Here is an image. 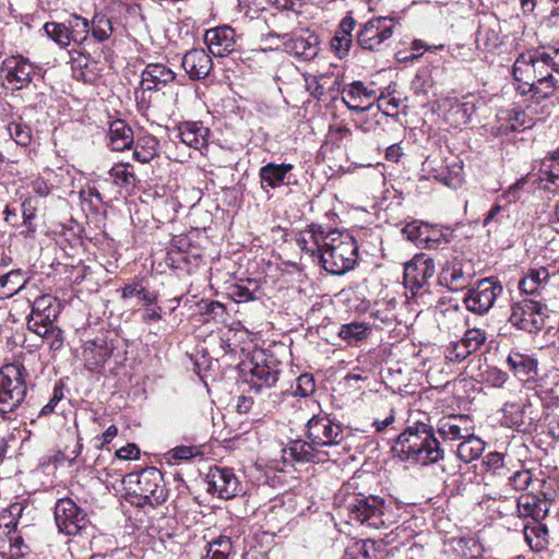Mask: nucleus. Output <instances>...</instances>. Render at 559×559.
<instances>
[{
  "instance_id": "1",
  "label": "nucleus",
  "mask_w": 559,
  "mask_h": 559,
  "mask_svg": "<svg viewBox=\"0 0 559 559\" xmlns=\"http://www.w3.org/2000/svg\"><path fill=\"white\" fill-rule=\"evenodd\" d=\"M513 76L532 93L528 109L537 114L534 104L544 102L540 114L550 115V107L559 102V48L551 51L534 48L522 52L513 64Z\"/></svg>"
},
{
  "instance_id": "2",
  "label": "nucleus",
  "mask_w": 559,
  "mask_h": 559,
  "mask_svg": "<svg viewBox=\"0 0 559 559\" xmlns=\"http://www.w3.org/2000/svg\"><path fill=\"white\" fill-rule=\"evenodd\" d=\"M297 243L306 253L317 255L322 267L333 275L345 274L357 262L358 246L346 231H326L323 226L311 224L301 233Z\"/></svg>"
},
{
  "instance_id": "3",
  "label": "nucleus",
  "mask_w": 559,
  "mask_h": 559,
  "mask_svg": "<svg viewBox=\"0 0 559 559\" xmlns=\"http://www.w3.org/2000/svg\"><path fill=\"white\" fill-rule=\"evenodd\" d=\"M392 453L402 461L421 465L436 463L443 459V450L435 437L433 428L424 423H415L399 435L392 447Z\"/></svg>"
},
{
  "instance_id": "4",
  "label": "nucleus",
  "mask_w": 559,
  "mask_h": 559,
  "mask_svg": "<svg viewBox=\"0 0 559 559\" xmlns=\"http://www.w3.org/2000/svg\"><path fill=\"white\" fill-rule=\"evenodd\" d=\"M347 510L350 520L374 530L390 528L400 516V508L393 501L373 495L355 497Z\"/></svg>"
},
{
  "instance_id": "5",
  "label": "nucleus",
  "mask_w": 559,
  "mask_h": 559,
  "mask_svg": "<svg viewBox=\"0 0 559 559\" xmlns=\"http://www.w3.org/2000/svg\"><path fill=\"white\" fill-rule=\"evenodd\" d=\"M27 372L22 364H7L0 368V418H9L27 395Z\"/></svg>"
},
{
  "instance_id": "6",
  "label": "nucleus",
  "mask_w": 559,
  "mask_h": 559,
  "mask_svg": "<svg viewBox=\"0 0 559 559\" xmlns=\"http://www.w3.org/2000/svg\"><path fill=\"white\" fill-rule=\"evenodd\" d=\"M123 481L135 483L134 495L146 498V502L151 503V507L160 506L168 498L163 474L156 467H146L139 474L129 473L123 477Z\"/></svg>"
},
{
  "instance_id": "7",
  "label": "nucleus",
  "mask_w": 559,
  "mask_h": 559,
  "mask_svg": "<svg viewBox=\"0 0 559 559\" xmlns=\"http://www.w3.org/2000/svg\"><path fill=\"white\" fill-rule=\"evenodd\" d=\"M402 234L418 247L430 250L449 243L452 238V231L448 227L430 225L421 221H413L406 224Z\"/></svg>"
},
{
  "instance_id": "8",
  "label": "nucleus",
  "mask_w": 559,
  "mask_h": 559,
  "mask_svg": "<svg viewBox=\"0 0 559 559\" xmlns=\"http://www.w3.org/2000/svg\"><path fill=\"white\" fill-rule=\"evenodd\" d=\"M394 32L393 20L386 16L371 19L357 33V44L365 50L379 51L389 45Z\"/></svg>"
},
{
  "instance_id": "9",
  "label": "nucleus",
  "mask_w": 559,
  "mask_h": 559,
  "mask_svg": "<svg viewBox=\"0 0 559 559\" xmlns=\"http://www.w3.org/2000/svg\"><path fill=\"white\" fill-rule=\"evenodd\" d=\"M306 438L318 447H333L343 441V427L328 414L313 415L306 424Z\"/></svg>"
},
{
  "instance_id": "10",
  "label": "nucleus",
  "mask_w": 559,
  "mask_h": 559,
  "mask_svg": "<svg viewBox=\"0 0 559 559\" xmlns=\"http://www.w3.org/2000/svg\"><path fill=\"white\" fill-rule=\"evenodd\" d=\"M544 305L532 298H524L512 306L509 322L519 330L537 333L545 324Z\"/></svg>"
},
{
  "instance_id": "11",
  "label": "nucleus",
  "mask_w": 559,
  "mask_h": 559,
  "mask_svg": "<svg viewBox=\"0 0 559 559\" xmlns=\"http://www.w3.org/2000/svg\"><path fill=\"white\" fill-rule=\"evenodd\" d=\"M503 292L502 285L492 277L480 280L477 285L465 294L463 302L466 309L476 314L487 313L498 296Z\"/></svg>"
},
{
  "instance_id": "12",
  "label": "nucleus",
  "mask_w": 559,
  "mask_h": 559,
  "mask_svg": "<svg viewBox=\"0 0 559 559\" xmlns=\"http://www.w3.org/2000/svg\"><path fill=\"white\" fill-rule=\"evenodd\" d=\"M473 277L474 272L471 261L461 255H453L442 265L439 283L449 290L459 292L468 287Z\"/></svg>"
},
{
  "instance_id": "13",
  "label": "nucleus",
  "mask_w": 559,
  "mask_h": 559,
  "mask_svg": "<svg viewBox=\"0 0 559 559\" xmlns=\"http://www.w3.org/2000/svg\"><path fill=\"white\" fill-rule=\"evenodd\" d=\"M269 36L281 38L285 50L299 60H312L320 51V38L314 32L309 29L302 31L299 35L270 32Z\"/></svg>"
},
{
  "instance_id": "14",
  "label": "nucleus",
  "mask_w": 559,
  "mask_h": 559,
  "mask_svg": "<svg viewBox=\"0 0 559 559\" xmlns=\"http://www.w3.org/2000/svg\"><path fill=\"white\" fill-rule=\"evenodd\" d=\"M55 521L59 532L67 535H76L87 522L86 513L70 498L57 501Z\"/></svg>"
},
{
  "instance_id": "15",
  "label": "nucleus",
  "mask_w": 559,
  "mask_h": 559,
  "mask_svg": "<svg viewBox=\"0 0 559 559\" xmlns=\"http://www.w3.org/2000/svg\"><path fill=\"white\" fill-rule=\"evenodd\" d=\"M2 71L5 72V82L10 88L20 91L32 82L35 67L22 56H11L3 60Z\"/></svg>"
},
{
  "instance_id": "16",
  "label": "nucleus",
  "mask_w": 559,
  "mask_h": 559,
  "mask_svg": "<svg viewBox=\"0 0 559 559\" xmlns=\"http://www.w3.org/2000/svg\"><path fill=\"white\" fill-rule=\"evenodd\" d=\"M59 313L60 305L57 299L50 295H41L33 302L27 328L32 332H40L45 325L53 323Z\"/></svg>"
},
{
  "instance_id": "17",
  "label": "nucleus",
  "mask_w": 559,
  "mask_h": 559,
  "mask_svg": "<svg viewBox=\"0 0 559 559\" xmlns=\"http://www.w3.org/2000/svg\"><path fill=\"white\" fill-rule=\"evenodd\" d=\"M435 261L425 253L416 254L404 266V281L412 290H419L428 285L435 275Z\"/></svg>"
},
{
  "instance_id": "18",
  "label": "nucleus",
  "mask_w": 559,
  "mask_h": 559,
  "mask_svg": "<svg viewBox=\"0 0 559 559\" xmlns=\"http://www.w3.org/2000/svg\"><path fill=\"white\" fill-rule=\"evenodd\" d=\"M115 349L114 341L108 332H100L93 340L85 341L83 357L90 370H96L110 358Z\"/></svg>"
},
{
  "instance_id": "19",
  "label": "nucleus",
  "mask_w": 559,
  "mask_h": 559,
  "mask_svg": "<svg viewBox=\"0 0 559 559\" xmlns=\"http://www.w3.org/2000/svg\"><path fill=\"white\" fill-rule=\"evenodd\" d=\"M532 404L507 402L502 408V424L518 431L530 430L538 420V415L531 409Z\"/></svg>"
},
{
  "instance_id": "20",
  "label": "nucleus",
  "mask_w": 559,
  "mask_h": 559,
  "mask_svg": "<svg viewBox=\"0 0 559 559\" xmlns=\"http://www.w3.org/2000/svg\"><path fill=\"white\" fill-rule=\"evenodd\" d=\"M209 491L217 493L219 498L230 499L240 492V483L233 469L227 467L210 468L207 474Z\"/></svg>"
},
{
  "instance_id": "21",
  "label": "nucleus",
  "mask_w": 559,
  "mask_h": 559,
  "mask_svg": "<svg viewBox=\"0 0 559 559\" xmlns=\"http://www.w3.org/2000/svg\"><path fill=\"white\" fill-rule=\"evenodd\" d=\"M532 127V119L520 108H507L498 111L496 122L491 126L490 132L495 135L509 134Z\"/></svg>"
},
{
  "instance_id": "22",
  "label": "nucleus",
  "mask_w": 559,
  "mask_h": 559,
  "mask_svg": "<svg viewBox=\"0 0 559 559\" xmlns=\"http://www.w3.org/2000/svg\"><path fill=\"white\" fill-rule=\"evenodd\" d=\"M474 427L467 415H451L438 423V432L444 440L459 441L472 437Z\"/></svg>"
},
{
  "instance_id": "23",
  "label": "nucleus",
  "mask_w": 559,
  "mask_h": 559,
  "mask_svg": "<svg viewBox=\"0 0 559 559\" xmlns=\"http://www.w3.org/2000/svg\"><path fill=\"white\" fill-rule=\"evenodd\" d=\"M204 41L211 53L224 57L234 50L236 44L235 31L227 25L211 28L205 32Z\"/></svg>"
},
{
  "instance_id": "24",
  "label": "nucleus",
  "mask_w": 559,
  "mask_h": 559,
  "mask_svg": "<svg viewBox=\"0 0 559 559\" xmlns=\"http://www.w3.org/2000/svg\"><path fill=\"white\" fill-rule=\"evenodd\" d=\"M181 66L190 80L198 81L210 74L213 62L204 49H191L182 57Z\"/></svg>"
},
{
  "instance_id": "25",
  "label": "nucleus",
  "mask_w": 559,
  "mask_h": 559,
  "mask_svg": "<svg viewBox=\"0 0 559 559\" xmlns=\"http://www.w3.org/2000/svg\"><path fill=\"white\" fill-rule=\"evenodd\" d=\"M176 79V73L163 63H148L141 74L144 91H157Z\"/></svg>"
},
{
  "instance_id": "26",
  "label": "nucleus",
  "mask_w": 559,
  "mask_h": 559,
  "mask_svg": "<svg viewBox=\"0 0 559 559\" xmlns=\"http://www.w3.org/2000/svg\"><path fill=\"white\" fill-rule=\"evenodd\" d=\"M294 169L293 164L267 163L259 169L261 188L265 191L276 189L287 183L288 175Z\"/></svg>"
},
{
  "instance_id": "27",
  "label": "nucleus",
  "mask_w": 559,
  "mask_h": 559,
  "mask_svg": "<svg viewBox=\"0 0 559 559\" xmlns=\"http://www.w3.org/2000/svg\"><path fill=\"white\" fill-rule=\"evenodd\" d=\"M355 25V20L352 16L346 15L342 19L335 34L331 38V49L340 59L347 57L349 53V49L353 44L352 32L354 31Z\"/></svg>"
},
{
  "instance_id": "28",
  "label": "nucleus",
  "mask_w": 559,
  "mask_h": 559,
  "mask_svg": "<svg viewBox=\"0 0 559 559\" xmlns=\"http://www.w3.org/2000/svg\"><path fill=\"white\" fill-rule=\"evenodd\" d=\"M209 134L210 130L199 121L180 123L177 129V138L186 145L195 150H202L207 145Z\"/></svg>"
},
{
  "instance_id": "29",
  "label": "nucleus",
  "mask_w": 559,
  "mask_h": 559,
  "mask_svg": "<svg viewBox=\"0 0 559 559\" xmlns=\"http://www.w3.org/2000/svg\"><path fill=\"white\" fill-rule=\"evenodd\" d=\"M134 143L132 128L122 119L110 122L108 131V145L112 151H124L131 148Z\"/></svg>"
},
{
  "instance_id": "30",
  "label": "nucleus",
  "mask_w": 559,
  "mask_h": 559,
  "mask_svg": "<svg viewBox=\"0 0 559 559\" xmlns=\"http://www.w3.org/2000/svg\"><path fill=\"white\" fill-rule=\"evenodd\" d=\"M516 509L520 516L539 521L547 515L549 502L535 495L523 493L518 498Z\"/></svg>"
},
{
  "instance_id": "31",
  "label": "nucleus",
  "mask_w": 559,
  "mask_h": 559,
  "mask_svg": "<svg viewBox=\"0 0 559 559\" xmlns=\"http://www.w3.org/2000/svg\"><path fill=\"white\" fill-rule=\"evenodd\" d=\"M371 87H373V83L365 85L361 81H354L342 88V99L350 111L364 112L366 111V106L361 105V98L366 95H371Z\"/></svg>"
},
{
  "instance_id": "32",
  "label": "nucleus",
  "mask_w": 559,
  "mask_h": 559,
  "mask_svg": "<svg viewBox=\"0 0 559 559\" xmlns=\"http://www.w3.org/2000/svg\"><path fill=\"white\" fill-rule=\"evenodd\" d=\"M507 362L521 380H528L537 373V362L528 355L519 352H511Z\"/></svg>"
},
{
  "instance_id": "33",
  "label": "nucleus",
  "mask_w": 559,
  "mask_h": 559,
  "mask_svg": "<svg viewBox=\"0 0 559 559\" xmlns=\"http://www.w3.org/2000/svg\"><path fill=\"white\" fill-rule=\"evenodd\" d=\"M371 334V326L365 322H350L342 324L337 336L349 346H357Z\"/></svg>"
},
{
  "instance_id": "34",
  "label": "nucleus",
  "mask_w": 559,
  "mask_h": 559,
  "mask_svg": "<svg viewBox=\"0 0 559 559\" xmlns=\"http://www.w3.org/2000/svg\"><path fill=\"white\" fill-rule=\"evenodd\" d=\"M133 144V158L140 163H150L158 155L159 141L154 135H143L134 141Z\"/></svg>"
},
{
  "instance_id": "35",
  "label": "nucleus",
  "mask_w": 559,
  "mask_h": 559,
  "mask_svg": "<svg viewBox=\"0 0 559 559\" xmlns=\"http://www.w3.org/2000/svg\"><path fill=\"white\" fill-rule=\"evenodd\" d=\"M318 445L312 444L310 440L307 441L297 439L292 440L288 443V447L284 450L285 453H288L294 461L299 463L311 462L316 459L318 450Z\"/></svg>"
},
{
  "instance_id": "36",
  "label": "nucleus",
  "mask_w": 559,
  "mask_h": 559,
  "mask_svg": "<svg viewBox=\"0 0 559 559\" xmlns=\"http://www.w3.org/2000/svg\"><path fill=\"white\" fill-rule=\"evenodd\" d=\"M485 449L484 442L476 437L474 432L472 437L464 438L456 449V454L464 463H469L478 459Z\"/></svg>"
},
{
  "instance_id": "37",
  "label": "nucleus",
  "mask_w": 559,
  "mask_h": 559,
  "mask_svg": "<svg viewBox=\"0 0 559 559\" xmlns=\"http://www.w3.org/2000/svg\"><path fill=\"white\" fill-rule=\"evenodd\" d=\"M253 381L259 386L272 388L278 381L280 371L275 364H255L251 369Z\"/></svg>"
},
{
  "instance_id": "38",
  "label": "nucleus",
  "mask_w": 559,
  "mask_h": 559,
  "mask_svg": "<svg viewBox=\"0 0 559 559\" xmlns=\"http://www.w3.org/2000/svg\"><path fill=\"white\" fill-rule=\"evenodd\" d=\"M259 285L255 280L247 278L229 288V296L236 302H248L258 299Z\"/></svg>"
},
{
  "instance_id": "39",
  "label": "nucleus",
  "mask_w": 559,
  "mask_h": 559,
  "mask_svg": "<svg viewBox=\"0 0 559 559\" xmlns=\"http://www.w3.org/2000/svg\"><path fill=\"white\" fill-rule=\"evenodd\" d=\"M231 548V539L225 535H221L206 544V554L202 559H228Z\"/></svg>"
},
{
  "instance_id": "40",
  "label": "nucleus",
  "mask_w": 559,
  "mask_h": 559,
  "mask_svg": "<svg viewBox=\"0 0 559 559\" xmlns=\"http://www.w3.org/2000/svg\"><path fill=\"white\" fill-rule=\"evenodd\" d=\"M552 159L555 164L550 166V169L542 170L539 188L556 194L559 190V150L554 153Z\"/></svg>"
},
{
  "instance_id": "41",
  "label": "nucleus",
  "mask_w": 559,
  "mask_h": 559,
  "mask_svg": "<svg viewBox=\"0 0 559 559\" xmlns=\"http://www.w3.org/2000/svg\"><path fill=\"white\" fill-rule=\"evenodd\" d=\"M66 24L71 41L81 44L86 39L90 32L87 19L73 14L66 21Z\"/></svg>"
},
{
  "instance_id": "42",
  "label": "nucleus",
  "mask_w": 559,
  "mask_h": 559,
  "mask_svg": "<svg viewBox=\"0 0 559 559\" xmlns=\"http://www.w3.org/2000/svg\"><path fill=\"white\" fill-rule=\"evenodd\" d=\"M536 394L540 399L544 407L558 408L559 407V376H555L549 385H538Z\"/></svg>"
},
{
  "instance_id": "43",
  "label": "nucleus",
  "mask_w": 559,
  "mask_h": 559,
  "mask_svg": "<svg viewBox=\"0 0 559 559\" xmlns=\"http://www.w3.org/2000/svg\"><path fill=\"white\" fill-rule=\"evenodd\" d=\"M524 535L531 549L540 551L547 544L548 528L544 524L536 523L534 526H525Z\"/></svg>"
},
{
  "instance_id": "44",
  "label": "nucleus",
  "mask_w": 559,
  "mask_h": 559,
  "mask_svg": "<svg viewBox=\"0 0 559 559\" xmlns=\"http://www.w3.org/2000/svg\"><path fill=\"white\" fill-rule=\"evenodd\" d=\"M198 311L205 317V321H224L226 316L225 306L216 300L202 299L197 304Z\"/></svg>"
},
{
  "instance_id": "45",
  "label": "nucleus",
  "mask_w": 559,
  "mask_h": 559,
  "mask_svg": "<svg viewBox=\"0 0 559 559\" xmlns=\"http://www.w3.org/2000/svg\"><path fill=\"white\" fill-rule=\"evenodd\" d=\"M43 29L45 34L61 48H66L70 45L71 39L66 22H46L43 26Z\"/></svg>"
},
{
  "instance_id": "46",
  "label": "nucleus",
  "mask_w": 559,
  "mask_h": 559,
  "mask_svg": "<svg viewBox=\"0 0 559 559\" xmlns=\"http://www.w3.org/2000/svg\"><path fill=\"white\" fill-rule=\"evenodd\" d=\"M90 31L97 41L103 43L111 36L114 27L108 17L103 14H95L90 23Z\"/></svg>"
},
{
  "instance_id": "47",
  "label": "nucleus",
  "mask_w": 559,
  "mask_h": 559,
  "mask_svg": "<svg viewBox=\"0 0 559 559\" xmlns=\"http://www.w3.org/2000/svg\"><path fill=\"white\" fill-rule=\"evenodd\" d=\"M129 164L120 163L116 164L109 170V175L116 186L121 188L134 187L135 175L130 171Z\"/></svg>"
},
{
  "instance_id": "48",
  "label": "nucleus",
  "mask_w": 559,
  "mask_h": 559,
  "mask_svg": "<svg viewBox=\"0 0 559 559\" xmlns=\"http://www.w3.org/2000/svg\"><path fill=\"white\" fill-rule=\"evenodd\" d=\"M25 283L26 280L24 278L22 270H12L0 277L1 287L8 290L5 293L7 296H13L19 293L24 287Z\"/></svg>"
},
{
  "instance_id": "49",
  "label": "nucleus",
  "mask_w": 559,
  "mask_h": 559,
  "mask_svg": "<svg viewBox=\"0 0 559 559\" xmlns=\"http://www.w3.org/2000/svg\"><path fill=\"white\" fill-rule=\"evenodd\" d=\"M37 335L46 340L47 344L52 350H59L63 346V332L53 323L45 325L40 332H35Z\"/></svg>"
},
{
  "instance_id": "50",
  "label": "nucleus",
  "mask_w": 559,
  "mask_h": 559,
  "mask_svg": "<svg viewBox=\"0 0 559 559\" xmlns=\"http://www.w3.org/2000/svg\"><path fill=\"white\" fill-rule=\"evenodd\" d=\"M267 2L280 9L278 13L274 15L277 23L285 24L287 21L297 16V12L293 9V0H267Z\"/></svg>"
},
{
  "instance_id": "51",
  "label": "nucleus",
  "mask_w": 559,
  "mask_h": 559,
  "mask_svg": "<svg viewBox=\"0 0 559 559\" xmlns=\"http://www.w3.org/2000/svg\"><path fill=\"white\" fill-rule=\"evenodd\" d=\"M473 350H469L467 344H465L462 340L457 342H453L445 352V358L451 362H462L468 356H471Z\"/></svg>"
},
{
  "instance_id": "52",
  "label": "nucleus",
  "mask_w": 559,
  "mask_h": 559,
  "mask_svg": "<svg viewBox=\"0 0 559 559\" xmlns=\"http://www.w3.org/2000/svg\"><path fill=\"white\" fill-rule=\"evenodd\" d=\"M465 344H467V347H469V350H473V353H476L481 345L485 344L487 340V333L486 331L473 328L465 331L463 337L461 338Z\"/></svg>"
},
{
  "instance_id": "53",
  "label": "nucleus",
  "mask_w": 559,
  "mask_h": 559,
  "mask_svg": "<svg viewBox=\"0 0 559 559\" xmlns=\"http://www.w3.org/2000/svg\"><path fill=\"white\" fill-rule=\"evenodd\" d=\"M316 391V381L312 374L302 373L296 380V386L294 389L295 395L307 397L313 394Z\"/></svg>"
},
{
  "instance_id": "54",
  "label": "nucleus",
  "mask_w": 559,
  "mask_h": 559,
  "mask_svg": "<svg viewBox=\"0 0 559 559\" xmlns=\"http://www.w3.org/2000/svg\"><path fill=\"white\" fill-rule=\"evenodd\" d=\"M9 132L19 145L26 146L32 140V130L24 123H11L9 126Z\"/></svg>"
},
{
  "instance_id": "55",
  "label": "nucleus",
  "mask_w": 559,
  "mask_h": 559,
  "mask_svg": "<svg viewBox=\"0 0 559 559\" xmlns=\"http://www.w3.org/2000/svg\"><path fill=\"white\" fill-rule=\"evenodd\" d=\"M38 201L35 198H27L22 203V216L24 225L27 226L29 231H34L32 222L36 217Z\"/></svg>"
},
{
  "instance_id": "56",
  "label": "nucleus",
  "mask_w": 559,
  "mask_h": 559,
  "mask_svg": "<svg viewBox=\"0 0 559 559\" xmlns=\"http://www.w3.org/2000/svg\"><path fill=\"white\" fill-rule=\"evenodd\" d=\"M533 480V476L530 471L523 469L513 473L509 478V485L515 490H525L528 488Z\"/></svg>"
},
{
  "instance_id": "57",
  "label": "nucleus",
  "mask_w": 559,
  "mask_h": 559,
  "mask_svg": "<svg viewBox=\"0 0 559 559\" xmlns=\"http://www.w3.org/2000/svg\"><path fill=\"white\" fill-rule=\"evenodd\" d=\"M325 79H326L325 76H321L320 80L317 76L306 79L307 91L310 93L311 96H313L318 100H320L322 98V96L324 95L325 82H321V81H324Z\"/></svg>"
},
{
  "instance_id": "58",
  "label": "nucleus",
  "mask_w": 559,
  "mask_h": 559,
  "mask_svg": "<svg viewBox=\"0 0 559 559\" xmlns=\"http://www.w3.org/2000/svg\"><path fill=\"white\" fill-rule=\"evenodd\" d=\"M90 63H91L90 57L84 53H79L78 57L72 58V69L74 71H78V70L80 71V73L76 74L78 79H82L84 81L88 80L86 76L85 70L88 69Z\"/></svg>"
},
{
  "instance_id": "59",
  "label": "nucleus",
  "mask_w": 559,
  "mask_h": 559,
  "mask_svg": "<svg viewBox=\"0 0 559 559\" xmlns=\"http://www.w3.org/2000/svg\"><path fill=\"white\" fill-rule=\"evenodd\" d=\"M63 397V390L61 386L56 385L53 388L52 396L50 397L49 402L44 405L39 412L40 416H47L53 413L56 405L62 400Z\"/></svg>"
},
{
  "instance_id": "60",
  "label": "nucleus",
  "mask_w": 559,
  "mask_h": 559,
  "mask_svg": "<svg viewBox=\"0 0 559 559\" xmlns=\"http://www.w3.org/2000/svg\"><path fill=\"white\" fill-rule=\"evenodd\" d=\"M200 451L195 447L181 445L173 450V459L178 461H187L199 454Z\"/></svg>"
},
{
  "instance_id": "61",
  "label": "nucleus",
  "mask_w": 559,
  "mask_h": 559,
  "mask_svg": "<svg viewBox=\"0 0 559 559\" xmlns=\"http://www.w3.org/2000/svg\"><path fill=\"white\" fill-rule=\"evenodd\" d=\"M452 111L455 116L462 119L463 123H466L469 121L471 116L474 114L475 106L471 103L457 104L456 106L452 107Z\"/></svg>"
},
{
  "instance_id": "62",
  "label": "nucleus",
  "mask_w": 559,
  "mask_h": 559,
  "mask_svg": "<svg viewBox=\"0 0 559 559\" xmlns=\"http://www.w3.org/2000/svg\"><path fill=\"white\" fill-rule=\"evenodd\" d=\"M140 455V450L134 443H129L116 451L118 460H136Z\"/></svg>"
},
{
  "instance_id": "63",
  "label": "nucleus",
  "mask_w": 559,
  "mask_h": 559,
  "mask_svg": "<svg viewBox=\"0 0 559 559\" xmlns=\"http://www.w3.org/2000/svg\"><path fill=\"white\" fill-rule=\"evenodd\" d=\"M484 463L487 465L488 468L496 472L503 467L504 456L499 452H490L485 456Z\"/></svg>"
},
{
  "instance_id": "64",
  "label": "nucleus",
  "mask_w": 559,
  "mask_h": 559,
  "mask_svg": "<svg viewBox=\"0 0 559 559\" xmlns=\"http://www.w3.org/2000/svg\"><path fill=\"white\" fill-rule=\"evenodd\" d=\"M343 559H371L367 548V543H364L355 549L346 550Z\"/></svg>"
}]
</instances>
